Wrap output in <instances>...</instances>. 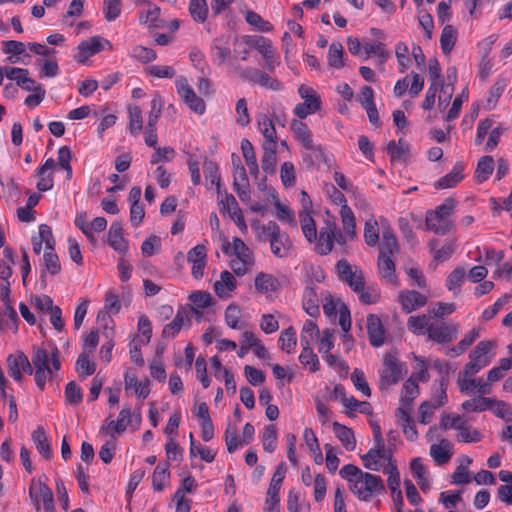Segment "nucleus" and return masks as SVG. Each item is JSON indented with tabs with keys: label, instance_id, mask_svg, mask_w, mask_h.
Returning <instances> with one entry per match:
<instances>
[{
	"label": "nucleus",
	"instance_id": "1",
	"mask_svg": "<svg viewBox=\"0 0 512 512\" xmlns=\"http://www.w3.org/2000/svg\"><path fill=\"white\" fill-rule=\"evenodd\" d=\"M343 230H339L333 217L327 213L324 225L320 228L315 242V251L320 255L329 254L334 243L341 247L342 253L347 251V243L356 238V223H352V228L342 226Z\"/></svg>",
	"mask_w": 512,
	"mask_h": 512
},
{
	"label": "nucleus",
	"instance_id": "2",
	"mask_svg": "<svg viewBox=\"0 0 512 512\" xmlns=\"http://www.w3.org/2000/svg\"><path fill=\"white\" fill-rule=\"evenodd\" d=\"M258 240L268 242L271 253L277 258H287L293 251V242L275 221H268L259 228Z\"/></svg>",
	"mask_w": 512,
	"mask_h": 512
},
{
	"label": "nucleus",
	"instance_id": "3",
	"mask_svg": "<svg viewBox=\"0 0 512 512\" xmlns=\"http://www.w3.org/2000/svg\"><path fill=\"white\" fill-rule=\"evenodd\" d=\"M455 208V200L447 198L435 210L426 214L425 223L428 230L438 235H445L452 229L450 216Z\"/></svg>",
	"mask_w": 512,
	"mask_h": 512
},
{
	"label": "nucleus",
	"instance_id": "4",
	"mask_svg": "<svg viewBox=\"0 0 512 512\" xmlns=\"http://www.w3.org/2000/svg\"><path fill=\"white\" fill-rule=\"evenodd\" d=\"M407 372L405 363L395 353H387L383 357V368L380 370L379 389L385 390L397 384Z\"/></svg>",
	"mask_w": 512,
	"mask_h": 512
},
{
	"label": "nucleus",
	"instance_id": "5",
	"mask_svg": "<svg viewBox=\"0 0 512 512\" xmlns=\"http://www.w3.org/2000/svg\"><path fill=\"white\" fill-rule=\"evenodd\" d=\"M350 490L361 501H370L374 496L385 491V485L382 478L368 472H363L360 477L352 484Z\"/></svg>",
	"mask_w": 512,
	"mask_h": 512
},
{
	"label": "nucleus",
	"instance_id": "6",
	"mask_svg": "<svg viewBox=\"0 0 512 512\" xmlns=\"http://www.w3.org/2000/svg\"><path fill=\"white\" fill-rule=\"evenodd\" d=\"M298 94L303 102L294 107L293 113L299 119H305L321 109V97L312 87L302 84L298 88Z\"/></svg>",
	"mask_w": 512,
	"mask_h": 512
},
{
	"label": "nucleus",
	"instance_id": "7",
	"mask_svg": "<svg viewBox=\"0 0 512 512\" xmlns=\"http://www.w3.org/2000/svg\"><path fill=\"white\" fill-rule=\"evenodd\" d=\"M58 354L59 351L57 347L54 348L51 354L44 348L35 349L31 363L33 371H47L50 378H53L54 373L61 368Z\"/></svg>",
	"mask_w": 512,
	"mask_h": 512
},
{
	"label": "nucleus",
	"instance_id": "8",
	"mask_svg": "<svg viewBox=\"0 0 512 512\" xmlns=\"http://www.w3.org/2000/svg\"><path fill=\"white\" fill-rule=\"evenodd\" d=\"M29 497L35 509L40 510V501L43 502L45 512H54V496L50 487L41 481L32 480L29 486Z\"/></svg>",
	"mask_w": 512,
	"mask_h": 512
},
{
	"label": "nucleus",
	"instance_id": "9",
	"mask_svg": "<svg viewBox=\"0 0 512 512\" xmlns=\"http://www.w3.org/2000/svg\"><path fill=\"white\" fill-rule=\"evenodd\" d=\"M339 279L348 284L354 291H359L365 285V278L362 270L352 266L346 259H341L336 264Z\"/></svg>",
	"mask_w": 512,
	"mask_h": 512
},
{
	"label": "nucleus",
	"instance_id": "10",
	"mask_svg": "<svg viewBox=\"0 0 512 512\" xmlns=\"http://www.w3.org/2000/svg\"><path fill=\"white\" fill-rule=\"evenodd\" d=\"M178 95L185 104L195 113L202 115L206 110L205 102L197 96L184 76H179L175 81Z\"/></svg>",
	"mask_w": 512,
	"mask_h": 512
},
{
	"label": "nucleus",
	"instance_id": "11",
	"mask_svg": "<svg viewBox=\"0 0 512 512\" xmlns=\"http://www.w3.org/2000/svg\"><path fill=\"white\" fill-rule=\"evenodd\" d=\"M239 76L251 84H257L268 90L280 91L283 89V84L278 79L257 68H246L239 73Z\"/></svg>",
	"mask_w": 512,
	"mask_h": 512
},
{
	"label": "nucleus",
	"instance_id": "12",
	"mask_svg": "<svg viewBox=\"0 0 512 512\" xmlns=\"http://www.w3.org/2000/svg\"><path fill=\"white\" fill-rule=\"evenodd\" d=\"M106 48H108V50L113 49V46L109 40L100 36H93L87 40L82 41L78 45V53L75 56V59L79 63H85L89 57L103 51Z\"/></svg>",
	"mask_w": 512,
	"mask_h": 512
},
{
	"label": "nucleus",
	"instance_id": "13",
	"mask_svg": "<svg viewBox=\"0 0 512 512\" xmlns=\"http://www.w3.org/2000/svg\"><path fill=\"white\" fill-rule=\"evenodd\" d=\"M458 324L444 321L432 322L427 333L430 340L438 344H445L453 341L458 333Z\"/></svg>",
	"mask_w": 512,
	"mask_h": 512
},
{
	"label": "nucleus",
	"instance_id": "14",
	"mask_svg": "<svg viewBox=\"0 0 512 512\" xmlns=\"http://www.w3.org/2000/svg\"><path fill=\"white\" fill-rule=\"evenodd\" d=\"M233 188L242 202L250 200V183L245 167L239 158L232 159Z\"/></svg>",
	"mask_w": 512,
	"mask_h": 512
},
{
	"label": "nucleus",
	"instance_id": "15",
	"mask_svg": "<svg viewBox=\"0 0 512 512\" xmlns=\"http://www.w3.org/2000/svg\"><path fill=\"white\" fill-rule=\"evenodd\" d=\"M8 374L17 382L23 378L22 371L32 375L33 367L28 357L22 351H16L7 357Z\"/></svg>",
	"mask_w": 512,
	"mask_h": 512
},
{
	"label": "nucleus",
	"instance_id": "16",
	"mask_svg": "<svg viewBox=\"0 0 512 512\" xmlns=\"http://www.w3.org/2000/svg\"><path fill=\"white\" fill-rule=\"evenodd\" d=\"M187 261L191 266V275L199 280L204 276V269L207 264V249L203 244H198L187 252Z\"/></svg>",
	"mask_w": 512,
	"mask_h": 512
},
{
	"label": "nucleus",
	"instance_id": "17",
	"mask_svg": "<svg viewBox=\"0 0 512 512\" xmlns=\"http://www.w3.org/2000/svg\"><path fill=\"white\" fill-rule=\"evenodd\" d=\"M286 475V465L284 462H281L275 469L272 479L270 481L267 496H266V506H280V496L279 492L283 481Z\"/></svg>",
	"mask_w": 512,
	"mask_h": 512
},
{
	"label": "nucleus",
	"instance_id": "18",
	"mask_svg": "<svg viewBox=\"0 0 512 512\" xmlns=\"http://www.w3.org/2000/svg\"><path fill=\"white\" fill-rule=\"evenodd\" d=\"M391 452L386 449L384 441L381 443L375 442V447L369 449V451L361 456L364 467L372 471L380 470V460L388 459V463L391 461Z\"/></svg>",
	"mask_w": 512,
	"mask_h": 512
},
{
	"label": "nucleus",
	"instance_id": "19",
	"mask_svg": "<svg viewBox=\"0 0 512 512\" xmlns=\"http://www.w3.org/2000/svg\"><path fill=\"white\" fill-rule=\"evenodd\" d=\"M305 198H308V204L303 203V210L299 212V220L304 237L308 242L312 243L317 238V228L315 221L308 210V205L311 206L309 197L305 191H302L303 202L305 201Z\"/></svg>",
	"mask_w": 512,
	"mask_h": 512
},
{
	"label": "nucleus",
	"instance_id": "20",
	"mask_svg": "<svg viewBox=\"0 0 512 512\" xmlns=\"http://www.w3.org/2000/svg\"><path fill=\"white\" fill-rule=\"evenodd\" d=\"M399 303L404 312L411 313L427 304L426 295L416 290H403L398 296Z\"/></svg>",
	"mask_w": 512,
	"mask_h": 512
},
{
	"label": "nucleus",
	"instance_id": "21",
	"mask_svg": "<svg viewBox=\"0 0 512 512\" xmlns=\"http://www.w3.org/2000/svg\"><path fill=\"white\" fill-rule=\"evenodd\" d=\"M223 252L229 256L235 255L236 259L241 260L244 264L252 266L254 264V254L252 250L245 244V242L235 237L233 243H229L223 246Z\"/></svg>",
	"mask_w": 512,
	"mask_h": 512
},
{
	"label": "nucleus",
	"instance_id": "22",
	"mask_svg": "<svg viewBox=\"0 0 512 512\" xmlns=\"http://www.w3.org/2000/svg\"><path fill=\"white\" fill-rule=\"evenodd\" d=\"M329 196L334 204L341 206L340 217L342 226H346L347 228L351 229L352 223H355V216L352 209L347 205L345 195L336 187L331 185V192Z\"/></svg>",
	"mask_w": 512,
	"mask_h": 512
},
{
	"label": "nucleus",
	"instance_id": "23",
	"mask_svg": "<svg viewBox=\"0 0 512 512\" xmlns=\"http://www.w3.org/2000/svg\"><path fill=\"white\" fill-rule=\"evenodd\" d=\"M191 325V318L189 313L184 309H179L173 320L166 324L162 330V337L164 339L175 338L182 328Z\"/></svg>",
	"mask_w": 512,
	"mask_h": 512
},
{
	"label": "nucleus",
	"instance_id": "24",
	"mask_svg": "<svg viewBox=\"0 0 512 512\" xmlns=\"http://www.w3.org/2000/svg\"><path fill=\"white\" fill-rule=\"evenodd\" d=\"M367 333L373 347H380L384 344L386 331L381 319L375 314L367 316Z\"/></svg>",
	"mask_w": 512,
	"mask_h": 512
},
{
	"label": "nucleus",
	"instance_id": "25",
	"mask_svg": "<svg viewBox=\"0 0 512 512\" xmlns=\"http://www.w3.org/2000/svg\"><path fill=\"white\" fill-rule=\"evenodd\" d=\"M457 384L460 392L466 395L471 394L475 389H477L479 394L486 395L492 389L491 384L482 378L462 377L461 375L458 376Z\"/></svg>",
	"mask_w": 512,
	"mask_h": 512
},
{
	"label": "nucleus",
	"instance_id": "26",
	"mask_svg": "<svg viewBox=\"0 0 512 512\" xmlns=\"http://www.w3.org/2000/svg\"><path fill=\"white\" fill-rule=\"evenodd\" d=\"M56 166V162L53 158H48L41 166H39L35 170V175L39 177V181L36 184V187L41 192L49 191L54 186L53 174L52 171Z\"/></svg>",
	"mask_w": 512,
	"mask_h": 512
},
{
	"label": "nucleus",
	"instance_id": "27",
	"mask_svg": "<svg viewBox=\"0 0 512 512\" xmlns=\"http://www.w3.org/2000/svg\"><path fill=\"white\" fill-rule=\"evenodd\" d=\"M254 284L257 292L267 296L276 294L281 287V283L277 277L265 272H259L256 275Z\"/></svg>",
	"mask_w": 512,
	"mask_h": 512
},
{
	"label": "nucleus",
	"instance_id": "28",
	"mask_svg": "<svg viewBox=\"0 0 512 512\" xmlns=\"http://www.w3.org/2000/svg\"><path fill=\"white\" fill-rule=\"evenodd\" d=\"M257 127L263 136L262 145H277V133L273 120L266 114L257 115Z\"/></svg>",
	"mask_w": 512,
	"mask_h": 512
},
{
	"label": "nucleus",
	"instance_id": "29",
	"mask_svg": "<svg viewBox=\"0 0 512 512\" xmlns=\"http://www.w3.org/2000/svg\"><path fill=\"white\" fill-rule=\"evenodd\" d=\"M465 164L457 161L452 170L435 182L436 189H449L455 187L464 178Z\"/></svg>",
	"mask_w": 512,
	"mask_h": 512
},
{
	"label": "nucleus",
	"instance_id": "30",
	"mask_svg": "<svg viewBox=\"0 0 512 512\" xmlns=\"http://www.w3.org/2000/svg\"><path fill=\"white\" fill-rule=\"evenodd\" d=\"M31 241L35 254L41 253L43 244H45V249H52V246H55L52 229L47 224H41L39 226L38 235L32 236Z\"/></svg>",
	"mask_w": 512,
	"mask_h": 512
},
{
	"label": "nucleus",
	"instance_id": "31",
	"mask_svg": "<svg viewBox=\"0 0 512 512\" xmlns=\"http://www.w3.org/2000/svg\"><path fill=\"white\" fill-rule=\"evenodd\" d=\"M237 287V281L234 275L225 270L220 274V279L214 283V291L216 295L221 299H227L230 297Z\"/></svg>",
	"mask_w": 512,
	"mask_h": 512
},
{
	"label": "nucleus",
	"instance_id": "32",
	"mask_svg": "<svg viewBox=\"0 0 512 512\" xmlns=\"http://www.w3.org/2000/svg\"><path fill=\"white\" fill-rule=\"evenodd\" d=\"M302 306L305 312L311 317H316L320 314L319 299L312 282H310L303 291Z\"/></svg>",
	"mask_w": 512,
	"mask_h": 512
},
{
	"label": "nucleus",
	"instance_id": "33",
	"mask_svg": "<svg viewBox=\"0 0 512 512\" xmlns=\"http://www.w3.org/2000/svg\"><path fill=\"white\" fill-rule=\"evenodd\" d=\"M429 453L437 465L446 464L453 454L452 444L447 439H441L438 444L430 446Z\"/></svg>",
	"mask_w": 512,
	"mask_h": 512
},
{
	"label": "nucleus",
	"instance_id": "34",
	"mask_svg": "<svg viewBox=\"0 0 512 512\" xmlns=\"http://www.w3.org/2000/svg\"><path fill=\"white\" fill-rule=\"evenodd\" d=\"M291 131L296 140L300 142L305 149L315 150L312 133L304 122L301 120H293L291 122Z\"/></svg>",
	"mask_w": 512,
	"mask_h": 512
},
{
	"label": "nucleus",
	"instance_id": "35",
	"mask_svg": "<svg viewBox=\"0 0 512 512\" xmlns=\"http://www.w3.org/2000/svg\"><path fill=\"white\" fill-rule=\"evenodd\" d=\"M378 274L379 277L389 283L396 285L398 283V279L396 276L395 264L390 256H379L378 257Z\"/></svg>",
	"mask_w": 512,
	"mask_h": 512
},
{
	"label": "nucleus",
	"instance_id": "36",
	"mask_svg": "<svg viewBox=\"0 0 512 512\" xmlns=\"http://www.w3.org/2000/svg\"><path fill=\"white\" fill-rule=\"evenodd\" d=\"M108 244L119 253H126L128 250L127 242L123 237V228L120 222H113L109 228Z\"/></svg>",
	"mask_w": 512,
	"mask_h": 512
},
{
	"label": "nucleus",
	"instance_id": "37",
	"mask_svg": "<svg viewBox=\"0 0 512 512\" xmlns=\"http://www.w3.org/2000/svg\"><path fill=\"white\" fill-rule=\"evenodd\" d=\"M147 8L139 14L140 24L148 25L152 28L163 27L164 21L160 18V8L147 1L145 2Z\"/></svg>",
	"mask_w": 512,
	"mask_h": 512
},
{
	"label": "nucleus",
	"instance_id": "38",
	"mask_svg": "<svg viewBox=\"0 0 512 512\" xmlns=\"http://www.w3.org/2000/svg\"><path fill=\"white\" fill-rule=\"evenodd\" d=\"M302 351L299 355V362L308 367L310 372H317L320 369L318 356L313 352L311 344L303 337L301 339Z\"/></svg>",
	"mask_w": 512,
	"mask_h": 512
},
{
	"label": "nucleus",
	"instance_id": "39",
	"mask_svg": "<svg viewBox=\"0 0 512 512\" xmlns=\"http://www.w3.org/2000/svg\"><path fill=\"white\" fill-rule=\"evenodd\" d=\"M211 55L218 60L219 64H223L230 57L231 49L229 45V36L221 35L213 40Z\"/></svg>",
	"mask_w": 512,
	"mask_h": 512
},
{
	"label": "nucleus",
	"instance_id": "40",
	"mask_svg": "<svg viewBox=\"0 0 512 512\" xmlns=\"http://www.w3.org/2000/svg\"><path fill=\"white\" fill-rule=\"evenodd\" d=\"M496 346L494 341L483 340L480 341L475 348L470 352L469 359L478 363H485L487 366L490 363L491 351Z\"/></svg>",
	"mask_w": 512,
	"mask_h": 512
},
{
	"label": "nucleus",
	"instance_id": "41",
	"mask_svg": "<svg viewBox=\"0 0 512 512\" xmlns=\"http://www.w3.org/2000/svg\"><path fill=\"white\" fill-rule=\"evenodd\" d=\"M494 402V398L484 397L480 394L479 396L464 401L461 404V408L466 412H484L492 409Z\"/></svg>",
	"mask_w": 512,
	"mask_h": 512
},
{
	"label": "nucleus",
	"instance_id": "42",
	"mask_svg": "<svg viewBox=\"0 0 512 512\" xmlns=\"http://www.w3.org/2000/svg\"><path fill=\"white\" fill-rule=\"evenodd\" d=\"M431 323L429 313L410 316L407 320V328L415 335H424L428 333Z\"/></svg>",
	"mask_w": 512,
	"mask_h": 512
},
{
	"label": "nucleus",
	"instance_id": "43",
	"mask_svg": "<svg viewBox=\"0 0 512 512\" xmlns=\"http://www.w3.org/2000/svg\"><path fill=\"white\" fill-rule=\"evenodd\" d=\"M437 245V239L429 242L430 249L434 252V259L438 262L447 261L456 249V242L452 239H446L439 249H437Z\"/></svg>",
	"mask_w": 512,
	"mask_h": 512
},
{
	"label": "nucleus",
	"instance_id": "44",
	"mask_svg": "<svg viewBox=\"0 0 512 512\" xmlns=\"http://www.w3.org/2000/svg\"><path fill=\"white\" fill-rule=\"evenodd\" d=\"M333 431L338 440L347 451H353L356 447V440L352 429L338 422L333 423Z\"/></svg>",
	"mask_w": 512,
	"mask_h": 512
},
{
	"label": "nucleus",
	"instance_id": "45",
	"mask_svg": "<svg viewBox=\"0 0 512 512\" xmlns=\"http://www.w3.org/2000/svg\"><path fill=\"white\" fill-rule=\"evenodd\" d=\"M32 441L40 455L45 459H50L52 456V449L45 430L42 426H38L32 433Z\"/></svg>",
	"mask_w": 512,
	"mask_h": 512
},
{
	"label": "nucleus",
	"instance_id": "46",
	"mask_svg": "<svg viewBox=\"0 0 512 512\" xmlns=\"http://www.w3.org/2000/svg\"><path fill=\"white\" fill-rule=\"evenodd\" d=\"M383 472L388 475L387 479V485L389 489L391 490L392 494L397 493V496L399 498L400 505H403V497L402 492L399 489L400 487V475L397 469V466L390 462L387 464V466L384 467Z\"/></svg>",
	"mask_w": 512,
	"mask_h": 512
},
{
	"label": "nucleus",
	"instance_id": "47",
	"mask_svg": "<svg viewBox=\"0 0 512 512\" xmlns=\"http://www.w3.org/2000/svg\"><path fill=\"white\" fill-rule=\"evenodd\" d=\"M277 145H262L263 155L261 157V167L267 174H274L277 165Z\"/></svg>",
	"mask_w": 512,
	"mask_h": 512
},
{
	"label": "nucleus",
	"instance_id": "48",
	"mask_svg": "<svg viewBox=\"0 0 512 512\" xmlns=\"http://www.w3.org/2000/svg\"><path fill=\"white\" fill-rule=\"evenodd\" d=\"M419 395V385L413 376L409 377L402 386L400 402L402 406L411 407L414 399Z\"/></svg>",
	"mask_w": 512,
	"mask_h": 512
},
{
	"label": "nucleus",
	"instance_id": "49",
	"mask_svg": "<svg viewBox=\"0 0 512 512\" xmlns=\"http://www.w3.org/2000/svg\"><path fill=\"white\" fill-rule=\"evenodd\" d=\"M494 160L492 156H482L477 163L475 178L478 183H483L492 175L494 171Z\"/></svg>",
	"mask_w": 512,
	"mask_h": 512
},
{
	"label": "nucleus",
	"instance_id": "50",
	"mask_svg": "<svg viewBox=\"0 0 512 512\" xmlns=\"http://www.w3.org/2000/svg\"><path fill=\"white\" fill-rule=\"evenodd\" d=\"M398 251L397 239L389 227L382 233V241L380 242L379 256H390Z\"/></svg>",
	"mask_w": 512,
	"mask_h": 512
},
{
	"label": "nucleus",
	"instance_id": "51",
	"mask_svg": "<svg viewBox=\"0 0 512 512\" xmlns=\"http://www.w3.org/2000/svg\"><path fill=\"white\" fill-rule=\"evenodd\" d=\"M188 11L192 19L197 23H204L207 20L209 8L206 0H190Z\"/></svg>",
	"mask_w": 512,
	"mask_h": 512
},
{
	"label": "nucleus",
	"instance_id": "52",
	"mask_svg": "<svg viewBox=\"0 0 512 512\" xmlns=\"http://www.w3.org/2000/svg\"><path fill=\"white\" fill-rule=\"evenodd\" d=\"M457 41V30L452 25L443 27L440 36V46L445 55H449Z\"/></svg>",
	"mask_w": 512,
	"mask_h": 512
},
{
	"label": "nucleus",
	"instance_id": "53",
	"mask_svg": "<svg viewBox=\"0 0 512 512\" xmlns=\"http://www.w3.org/2000/svg\"><path fill=\"white\" fill-rule=\"evenodd\" d=\"M279 348L286 352L287 354H291L295 351L297 345L296 331L290 326L287 329H284L278 339Z\"/></svg>",
	"mask_w": 512,
	"mask_h": 512
},
{
	"label": "nucleus",
	"instance_id": "54",
	"mask_svg": "<svg viewBox=\"0 0 512 512\" xmlns=\"http://www.w3.org/2000/svg\"><path fill=\"white\" fill-rule=\"evenodd\" d=\"M170 478L169 466L167 463H159L152 475V486L155 491H162Z\"/></svg>",
	"mask_w": 512,
	"mask_h": 512
},
{
	"label": "nucleus",
	"instance_id": "55",
	"mask_svg": "<svg viewBox=\"0 0 512 512\" xmlns=\"http://www.w3.org/2000/svg\"><path fill=\"white\" fill-rule=\"evenodd\" d=\"M220 203L222 205V208L230 214L231 218L234 219L235 222H241L244 224V217L242 211L239 208V205L232 194L226 193L224 197L221 199Z\"/></svg>",
	"mask_w": 512,
	"mask_h": 512
},
{
	"label": "nucleus",
	"instance_id": "56",
	"mask_svg": "<svg viewBox=\"0 0 512 512\" xmlns=\"http://www.w3.org/2000/svg\"><path fill=\"white\" fill-rule=\"evenodd\" d=\"M466 271L464 267H456L447 277L445 285L446 288L453 292L454 295H458L461 291V285L464 281Z\"/></svg>",
	"mask_w": 512,
	"mask_h": 512
},
{
	"label": "nucleus",
	"instance_id": "57",
	"mask_svg": "<svg viewBox=\"0 0 512 512\" xmlns=\"http://www.w3.org/2000/svg\"><path fill=\"white\" fill-rule=\"evenodd\" d=\"M129 123L128 130L130 134L136 136L140 134L143 129L142 111L137 105H130L128 107Z\"/></svg>",
	"mask_w": 512,
	"mask_h": 512
},
{
	"label": "nucleus",
	"instance_id": "58",
	"mask_svg": "<svg viewBox=\"0 0 512 512\" xmlns=\"http://www.w3.org/2000/svg\"><path fill=\"white\" fill-rule=\"evenodd\" d=\"M224 319L227 326L231 329L240 330L244 326V323L240 321L241 308L235 303H231L227 306Z\"/></svg>",
	"mask_w": 512,
	"mask_h": 512
},
{
	"label": "nucleus",
	"instance_id": "59",
	"mask_svg": "<svg viewBox=\"0 0 512 512\" xmlns=\"http://www.w3.org/2000/svg\"><path fill=\"white\" fill-rule=\"evenodd\" d=\"M43 267L51 275H57L61 271V264L58 255L55 252V246L52 249H44Z\"/></svg>",
	"mask_w": 512,
	"mask_h": 512
},
{
	"label": "nucleus",
	"instance_id": "60",
	"mask_svg": "<svg viewBox=\"0 0 512 512\" xmlns=\"http://www.w3.org/2000/svg\"><path fill=\"white\" fill-rule=\"evenodd\" d=\"M343 53H344V48L341 43H339V42L331 43L329 46L328 56H327L329 66L336 68V69H341L344 66Z\"/></svg>",
	"mask_w": 512,
	"mask_h": 512
},
{
	"label": "nucleus",
	"instance_id": "61",
	"mask_svg": "<svg viewBox=\"0 0 512 512\" xmlns=\"http://www.w3.org/2000/svg\"><path fill=\"white\" fill-rule=\"evenodd\" d=\"M18 322L19 318L17 312L11 305H7L0 314L1 325L16 333L18 330Z\"/></svg>",
	"mask_w": 512,
	"mask_h": 512
},
{
	"label": "nucleus",
	"instance_id": "62",
	"mask_svg": "<svg viewBox=\"0 0 512 512\" xmlns=\"http://www.w3.org/2000/svg\"><path fill=\"white\" fill-rule=\"evenodd\" d=\"M163 100L160 94L156 93L150 102V111L148 113L147 125L156 127L157 122L162 114Z\"/></svg>",
	"mask_w": 512,
	"mask_h": 512
},
{
	"label": "nucleus",
	"instance_id": "63",
	"mask_svg": "<svg viewBox=\"0 0 512 512\" xmlns=\"http://www.w3.org/2000/svg\"><path fill=\"white\" fill-rule=\"evenodd\" d=\"M64 395L66 402L72 406L79 405L83 400L82 389L75 381L66 384Z\"/></svg>",
	"mask_w": 512,
	"mask_h": 512
},
{
	"label": "nucleus",
	"instance_id": "64",
	"mask_svg": "<svg viewBox=\"0 0 512 512\" xmlns=\"http://www.w3.org/2000/svg\"><path fill=\"white\" fill-rule=\"evenodd\" d=\"M245 20L260 32H270L273 29V25L269 21L264 20L261 15L251 10L246 12Z\"/></svg>",
	"mask_w": 512,
	"mask_h": 512
}]
</instances>
